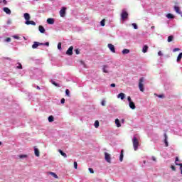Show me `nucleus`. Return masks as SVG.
I'll use <instances>...</instances> for the list:
<instances>
[{
	"label": "nucleus",
	"mask_w": 182,
	"mask_h": 182,
	"mask_svg": "<svg viewBox=\"0 0 182 182\" xmlns=\"http://www.w3.org/2000/svg\"><path fill=\"white\" fill-rule=\"evenodd\" d=\"M132 144L134 150L135 151H137V149H139V139H137V137H136V136H134L132 139Z\"/></svg>",
	"instance_id": "nucleus-1"
},
{
	"label": "nucleus",
	"mask_w": 182,
	"mask_h": 182,
	"mask_svg": "<svg viewBox=\"0 0 182 182\" xmlns=\"http://www.w3.org/2000/svg\"><path fill=\"white\" fill-rule=\"evenodd\" d=\"M121 18L122 21H127L129 18V13H127L126 10H122L121 13Z\"/></svg>",
	"instance_id": "nucleus-2"
},
{
	"label": "nucleus",
	"mask_w": 182,
	"mask_h": 182,
	"mask_svg": "<svg viewBox=\"0 0 182 182\" xmlns=\"http://www.w3.org/2000/svg\"><path fill=\"white\" fill-rule=\"evenodd\" d=\"M144 82V77H141L139 79V87L141 92H144V87L143 85Z\"/></svg>",
	"instance_id": "nucleus-3"
},
{
	"label": "nucleus",
	"mask_w": 182,
	"mask_h": 182,
	"mask_svg": "<svg viewBox=\"0 0 182 182\" xmlns=\"http://www.w3.org/2000/svg\"><path fill=\"white\" fill-rule=\"evenodd\" d=\"M105 159L107 163H112V156L107 152H105Z\"/></svg>",
	"instance_id": "nucleus-4"
},
{
	"label": "nucleus",
	"mask_w": 182,
	"mask_h": 182,
	"mask_svg": "<svg viewBox=\"0 0 182 182\" xmlns=\"http://www.w3.org/2000/svg\"><path fill=\"white\" fill-rule=\"evenodd\" d=\"M60 15L61 18H65V16L66 15V7H63L61 10L60 11Z\"/></svg>",
	"instance_id": "nucleus-5"
},
{
	"label": "nucleus",
	"mask_w": 182,
	"mask_h": 182,
	"mask_svg": "<svg viewBox=\"0 0 182 182\" xmlns=\"http://www.w3.org/2000/svg\"><path fill=\"white\" fill-rule=\"evenodd\" d=\"M66 55H68V56H72L73 55V46H70L68 50L66 51Z\"/></svg>",
	"instance_id": "nucleus-6"
},
{
	"label": "nucleus",
	"mask_w": 182,
	"mask_h": 182,
	"mask_svg": "<svg viewBox=\"0 0 182 182\" xmlns=\"http://www.w3.org/2000/svg\"><path fill=\"white\" fill-rule=\"evenodd\" d=\"M107 47L109 48V50L112 52V53H116V48H114V46L113 44L109 43Z\"/></svg>",
	"instance_id": "nucleus-7"
},
{
	"label": "nucleus",
	"mask_w": 182,
	"mask_h": 182,
	"mask_svg": "<svg viewBox=\"0 0 182 182\" xmlns=\"http://www.w3.org/2000/svg\"><path fill=\"white\" fill-rule=\"evenodd\" d=\"M43 43H39V42L35 41L33 43V44L32 45V48L33 49H36V48H38V46H43Z\"/></svg>",
	"instance_id": "nucleus-8"
},
{
	"label": "nucleus",
	"mask_w": 182,
	"mask_h": 182,
	"mask_svg": "<svg viewBox=\"0 0 182 182\" xmlns=\"http://www.w3.org/2000/svg\"><path fill=\"white\" fill-rule=\"evenodd\" d=\"M173 9L176 14H178V15H182L181 10H180V7L177 6H173Z\"/></svg>",
	"instance_id": "nucleus-9"
},
{
	"label": "nucleus",
	"mask_w": 182,
	"mask_h": 182,
	"mask_svg": "<svg viewBox=\"0 0 182 182\" xmlns=\"http://www.w3.org/2000/svg\"><path fill=\"white\" fill-rule=\"evenodd\" d=\"M105 23L97 24L96 26H95V31H100V28H102V26H105Z\"/></svg>",
	"instance_id": "nucleus-10"
},
{
	"label": "nucleus",
	"mask_w": 182,
	"mask_h": 182,
	"mask_svg": "<svg viewBox=\"0 0 182 182\" xmlns=\"http://www.w3.org/2000/svg\"><path fill=\"white\" fill-rule=\"evenodd\" d=\"M124 97H126V95L123 92H121L117 95V99H121V100H124Z\"/></svg>",
	"instance_id": "nucleus-11"
},
{
	"label": "nucleus",
	"mask_w": 182,
	"mask_h": 182,
	"mask_svg": "<svg viewBox=\"0 0 182 182\" xmlns=\"http://www.w3.org/2000/svg\"><path fill=\"white\" fill-rule=\"evenodd\" d=\"M102 71L104 72V73H109V66L103 65Z\"/></svg>",
	"instance_id": "nucleus-12"
},
{
	"label": "nucleus",
	"mask_w": 182,
	"mask_h": 182,
	"mask_svg": "<svg viewBox=\"0 0 182 182\" xmlns=\"http://www.w3.org/2000/svg\"><path fill=\"white\" fill-rule=\"evenodd\" d=\"M164 137H165V139H164V143H165V146L166 147H168V141L167 140L168 136H167V134H164Z\"/></svg>",
	"instance_id": "nucleus-13"
},
{
	"label": "nucleus",
	"mask_w": 182,
	"mask_h": 182,
	"mask_svg": "<svg viewBox=\"0 0 182 182\" xmlns=\"http://www.w3.org/2000/svg\"><path fill=\"white\" fill-rule=\"evenodd\" d=\"M129 106L130 109H132V110H134V109H136V105H134V102H133V101L129 102Z\"/></svg>",
	"instance_id": "nucleus-14"
},
{
	"label": "nucleus",
	"mask_w": 182,
	"mask_h": 182,
	"mask_svg": "<svg viewBox=\"0 0 182 182\" xmlns=\"http://www.w3.org/2000/svg\"><path fill=\"white\" fill-rule=\"evenodd\" d=\"M38 30L41 33H45V27L43 26H39Z\"/></svg>",
	"instance_id": "nucleus-15"
},
{
	"label": "nucleus",
	"mask_w": 182,
	"mask_h": 182,
	"mask_svg": "<svg viewBox=\"0 0 182 182\" xmlns=\"http://www.w3.org/2000/svg\"><path fill=\"white\" fill-rule=\"evenodd\" d=\"M3 11H4V12L6 14H7L8 15L11 14V9H9V8H8V7H4L3 9Z\"/></svg>",
	"instance_id": "nucleus-16"
},
{
	"label": "nucleus",
	"mask_w": 182,
	"mask_h": 182,
	"mask_svg": "<svg viewBox=\"0 0 182 182\" xmlns=\"http://www.w3.org/2000/svg\"><path fill=\"white\" fill-rule=\"evenodd\" d=\"M24 18L26 19V21H30L31 19V16L28 13L24 14Z\"/></svg>",
	"instance_id": "nucleus-17"
},
{
	"label": "nucleus",
	"mask_w": 182,
	"mask_h": 182,
	"mask_svg": "<svg viewBox=\"0 0 182 182\" xmlns=\"http://www.w3.org/2000/svg\"><path fill=\"white\" fill-rule=\"evenodd\" d=\"M148 50H149V46L146 45L144 46L142 48L143 53H147Z\"/></svg>",
	"instance_id": "nucleus-18"
},
{
	"label": "nucleus",
	"mask_w": 182,
	"mask_h": 182,
	"mask_svg": "<svg viewBox=\"0 0 182 182\" xmlns=\"http://www.w3.org/2000/svg\"><path fill=\"white\" fill-rule=\"evenodd\" d=\"M58 151L60 154H61V156H63V157H64L65 159L68 157V155L66 154V153L63 152V151H62L61 149H59Z\"/></svg>",
	"instance_id": "nucleus-19"
},
{
	"label": "nucleus",
	"mask_w": 182,
	"mask_h": 182,
	"mask_svg": "<svg viewBox=\"0 0 182 182\" xmlns=\"http://www.w3.org/2000/svg\"><path fill=\"white\" fill-rule=\"evenodd\" d=\"M115 124L117 127H121L122 124H120V121L119 120V119H115Z\"/></svg>",
	"instance_id": "nucleus-20"
},
{
	"label": "nucleus",
	"mask_w": 182,
	"mask_h": 182,
	"mask_svg": "<svg viewBox=\"0 0 182 182\" xmlns=\"http://www.w3.org/2000/svg\"><path fill=\"white\" fill-rule=\"evenodd\" d=\"M128 53H130V50H129V49H124L122 50V55H127Z\"/></svg>",
	"instance_id": "nucleus-21"
},
{
	"label": "nucleus",
	"mask_w": 182,
	"mask_h": 182,
	"mask_svg": "<svg viewBox=\"0 0 182 182\" xmlns=\"http://www.w3.org/2000/svg\"><path fill=\"white\" fill-rule=\"evenodd\" d=\"M166 18H168V19H174V15H173L171 14H168L166 15Z\"/></svg>",
	"instance_id": "nucleus-22"
},
{
	"label": "nucleus",
	"mask_w": 182,
	"mask_h": 182,
	"mask_svg": "<svg viewBox=\"0 0 182 182\" xmlns=\"http://www.w3.org/2000/svg\"><path fill=\"white\" fill-rule=\"evenodd\" d=\"M47 23H55V20L53 18H48L47 19Z\"/></svg>",
	"instance_id": "nucleus-23"
},
{
	"label": "nucleus",
	"mask_w": 182,
	"mask_h": 182,
	"mask_svg": "<svg viewBox=\"0 0 182 182\" xmlns=\"http://www.w3.org/2000/svg\"><path fill=\"white\" fill-rule=\"evenodd\" d=\"M34 153L36 157H39V150L37 148L34 149Z\"/></svg>",
	"instance_id": "nucleus-24"
},
{
	"label": "nucleus",
	"mask_w": 182,
	"mask_h": 182,
	"mask_svg": "<svg viewBox=\"0 0 182 182\" xmlns=\"http://www.w3.org/2000/svg\"><path fill=\"white\" fill-rule=\"evenodd\" d=\"M181 58H182V53H180L177 57V62H180V60H181Z\"/></svg>",
	"instance_id": "nucleus-25"
},
{
	"label": "nucleus",
	"mask_w": 182,
	"mask_h": 182,
	"mask_svg": "<svg viewBox=\"0 0 182 182\" xmlns=\"http://www.w3.org/2000/svg\"><path fill=\"white\" fill-rule=\"evenodd\" d=\"M123 157H124V155H123V150H122V151H121L120 156H119V161H123Z\"/></svg>",
	"instance_id": "nucleus-26"
},
{
	"label": "nucleus",
	"mask_w": 182,
	"mask_h": 182,
	"mask_svg": "<svg viewBox=\"0 0 182 182\" xmlns=\"http://www.w3.org/2000/svg\"><path fill=\"white\" fill-rule=\"evenodd\" d=\"M173 38H174V37L173 36H169L168 37V42H173Z\"/></svg>",
	"instance_id": "nucleus-27"
},
{
	"label": "nucleus",
	"mask_w": 182,
	"mask_h": 182,
	"mask_svg": "<svg viewBox=\"0 0 182 182\" xmlns=\"http://www.w3.org/2000/svg\"><path fill=\"white\" fill-rule=\"evenodd\" d=\"M50 176H53V177H54V178H58V175H56V173H53V172H50Z\"/></svg>",
	"instance_id": "nucleus-28"
},
{
	"label": "nucleus",
	"mask_w": 182,
	"mask_h": 182,
	"mask_svg": "<svg viewBox=\"0 0 182 182\" xmlns=\"http://www.w3.org/2000/svg\"><path fill=\"white\" fill-rule=\"evenodd\" d=\"M53 116H49L48 117V122H50V123H52V122H53Z\"/></svg>",
	"instance_id": "nucleus-29"
},
{
	"label": "nucleus",
	"mask_w": 182,
	"mask_h": 182,
	"mask_svg": "<svg viewBox=\"0 0 182 182\" xmlns=\"http://www.w3.org/2000/svg\"><path fill=\"white\" fill-rule=\"evenodd\" d=\"M16 69H22V64L21 63H17Z\"/></svg>",
	"instance_id": "nucleus-30"
},
{
	"label": "nucleus",
	"mask_w": 182,
	"mask_h": 182,
	"mask_svg": "<svg viewBox=\"0 0 182 182\" xmlns=\"http://www.w3.org/2000/svg\"><path fill=\"white\" fill-rule=\"evenodd\" d=\"M65 95H66V96H68V97H70V91H69V90H65Z\"/></svg>",
	"instance_id": "nucleus-31"
},
{
	"label": "nucleus",
	"mask_w": 182,
	"mask_h": 182,
	"mask_svg": "<svg viewBox=\"0 0 182 182\" xmlns=\"http://www.w3.org/2000/svg\"><path fill=\"white\" fill-rule=\"evenodd\" d=\"M94 126L95 127V129H97V127H99V121H95Z\"/></svg>",
	"instance_id": "nucleus-32"
},
{
	"label": "nucleus",
	"mask_w": 182,
	"mask_h": 182,
	"mask_svg": "<svg viewBox=\"0 0 182 182\" xmlns=\"http://www.w3.org/2000/svg\"><path fill=\"white\" fill-rule=\"evenodd\" d=\"M51 83H52L53 85H54V86H56L57 87H60L59 84L56 83V82H55V81H53V80H51Z\"/></svg>",
	"instance_id": "nucleus-33"
},
{
	"label": "nucleus",
	"mask_w": 182,
	"mask_h": 182,
	"mask_svg": "<svg viewBox=\"0 0 182 182\" xmlns=\"http://www.w3.org/2000/svg\"><path fill=\"white\" fill-rule=\"evenodd\" d=\"M28 155H18V159H26Z\"/></svg>",
	"instance_id": "nucleus-34"
},
{
	"label": "nucleus",
	"mask_w": 182,
	"mask_h": 182,
	"mask_svg": "<svg viewBox=\"0 0 182 182\" xmlns=\"http://www.w3.org/2000/svg\"><path fill=\"white\" fill-rule=\"evenodd\" d=\"M58 49L59 50H62V43H58Z\"/></svg>",
	"instance_id": "nucleus-35"
},
{
	"label": "nucleus",
	"mask_w": 182,
	"mask_h": 182,
	"mask_svg": "<svg viewBox=\"0 0 182 182\" xmlns=\"http://www.w3.org/2000/svg\"><path fill=\"white\" fill-rule=\"evenodd\" d=\"M101 105H102V106H106V100H102V102H101Z\"/></svg>",
	"instance_id": "nucleus-36"
},
{
	"label": "nucleus",
	"mask_w": 182,
	"mask_h": 182,
	"mask_svg": "<svg viewBox=\"0 0 182 182\" xmlns=\"http://www.w3.org/2000/svg\"><path fill=\"white\" fill-rule=\"evenodd\" d=\"M25 23H35V21H26L25 22Z\"/></svg>",
	"instance_id": "nucleus-37"
},
{
	"label": "nucleus",
	"mask_w": 182,
	"mask_h": 182,
	"mask_svg": "<svg viewBox=\"0 0 182 182\" xmlns=\"http://www.w3.org/2000/svg\"><path fill=\"white\" fill-rule=\"evenodd\" d=\"M132 26L134 27V29L138 28L137 24H136V23H132Z\"/></svg>",
	"instance_id": "nucleus-38"
},
{
	"label": "nucleus",
	"mask_w": 182,
	"mask_h": 182,
	"mask_svg": "<svg viewBox=\"0 0 182 182\" xmlns=\"http://www.w3.org/2000/svg\"><path fill=\"white\" fill-rule=\"evenodd\" d=\"M177 161H178V157L176 158L175 164H176V166H178V164H178Z\"/></svg>",
	"instance_id": "nucleus-39"
},
{
	"label": "nucleus",
	"mask_w": 182,
	"mask_h": 182,
	"mask_svg": "<svg viewBox=\"0 0 182 182\" xmlns=\"http://www.w3.org/2000/svg\"><path fill=\"white\" fill-rule=\"evenodd\" d=\"M89 171L91 173V174H93L95 173V171H93V168H89Z\"/></svg>",
	"instance_id": "nucleus-40"
},
{
	"label": "nucleus",
	"mask_w": 182,
	"mask_h": 182,
	"mask_svg": "<svg viewBox=\"0 0 182 182\" xmlns=\"http://www.w3.org/2000/svg\"><path fill=\"white\" fill-rule=\"evenodd\" d=\"M74 168H77V162L76 161L74 162Z\"/></svg>",
	"instance_id": "nucleus-41"
},
{
	"label": "nucleus",
	"mask_w": 182,
	"mask_h": 182,
	"mask_svg": "<svg viewBox=\"0 0 182 182\" xmlns=\"http://www.w3.org/2000/svg\"><path fill=\"white\" fill-rule=\"evenodd\" d=\"M178 50H180V48H174L173 50V52H178Z\"/></svg>",
	"instance_id": "nucleus-42"
},
{
	"label": "nucleus",
	"mask_w": 182,
	"mask_h": 182,
	"mask_svg": "<svg viewBox=\"0 0 182 182\" xmlns=\"http://www.w3.org/2000/svg\"><path fill=\"white\" fill-rule=\"evenodd\" d=\"M127 100H128L129 103H130V102H133V101H132V97H130V96H129L127 97Z\"/></svg>",
	"instance_id": "nucleus-43"
},
{
	"label": "nucleus",
	"mask_w": 182,
	"mask_h": 182,
	"mask_svg": "<svg viewBox=\"0 0 182 182\" xmlns=\"http://www.w3.org/2000/svg\"><path fill=\"white\" fill-rule=\"evenodd\" d=\"M106 23V19H102L100 22V23Z\"/></svg>",
	"instance_id": "nucleus-44"
},
{
	"label": "nucleus",
	"mask_w": 182,
	"mask_h": 182,
	"mask_svg": "<svg viewBox=\"0 0 182 182\" xmlns=\"http://www.w3.org/2000/svg\"><path fill=\"white\" fill-rule=\"evenodd\" d=\"M42 46H49V42H46V43H43Z\"/></svg>",
	"instance_id": "nucleus-45"
},
{
	"label": "nucleus",
	"mask_w": 182,
	"mask_h": 182,
	"mask_svg": "<svg viewBox=\"0 0 182 182\" xmlns=\"http://www.w3.org/2000/svg\"><path fill=\"white\" fill-rule=\"evenodd\" d=\"M75 52L76 55H79V53H80L79 49H75Z\"/></svg>",
	"instance_id": "nucleus-46"
},
{
	"label": "nucleus",
	"mask_w": 182,
	"mask_h": 182,
	"mask_svg": "<svg viewBox=\"0 0 182 182\" xmlns=\"http://www.w3.org/2000/svg\"><path fill=\"white\" fill-rule=\"evenodd\" d=\"M158 55L159 56H163V53H161V51H159L158 52Z\"/></svg>",
	"instance_id": "nucleus-47"
},
{
	"label": "nucleus",
	"mask_w": 182,
	"mask_h": 182,
	"mask_svg": "<svg viewBox=\"0 0 182 182\" xmlns=\"http://www.w3.org/2000/svg\"><path fill=\"white\" fill-rule=\"evenodd\" d=\"M5 42H11V38H7L5 40Z\"/></svg>",
	"instance_id": "nucleus-48"
},
{
	"label": "nucleus",
	"mask_w": 182,
	"mask_h": 182,
	"mask_svg": "<svg viewBox=\"0 0 182 182\" xmlns=\"http://www.w3.org/2000/svg\"><path fill=\"white\" fill-rule=\"evenodd\" d=\"M180 166L181 173L182 174V164H178Z\"/></svg>",
	"instance_id": "nucleus-49"
},
{
	"label": "nucleus",
	"mask_w": 182,
	"mask_h": 182,
	"mask_svg": "<svg viewBox=\"0 0 182 182\" xmlns=\"http://www.w3.org/2000/svg\"><path fill=\"white\" fill-rule=\"evenodd\" d=\"M13 38H14V39H19V36H13Z\"/></svg>",
	"instance_id": "nucleus-50"
},
{
	"label": "nucleus",
	"mask_w": 182,
	"mask_h": 182,
	"mask_svg": "<svg viewBox=\"0 0 182 182\" xmlns=\"http://www.w3.org/2000/svg\"><path fill=\"white\" fill-rule=\"evenodd\" d=\"M110 87H116V84L112 83V84L110 85Z\"/></svg>",
	"instance_id": "nucleus-51"
},
{
	"label": "nucleus",
	"mask_w": 182,
	"mask_h": 182,
	"mask_svg": "<svg viewBox=\"0 0 182 182\" xmlns=\"http://www.w3.org/2000/svg\"><path fill=\"white\" fill-rule=\"evenodd\" d=\"M60 102L62 105H63V103H65V98H62Z\"/></svg>",
	"instance_id": "nucleus-52"
},
{
	"label": "nucleus",
	"mask_w": 182,
	"mask_h": 182,
	"mask_svg": "<svg viewBox=\"0 0 182 182\" xmlns=\"http://www.w3.org/2000/svg\"><path fill=\"white\" fill-rule=\"evenodd\" d=\"M158 97H159V98H163V97H164V95H158Z\"/></svg>",
	"instance_id": "nucleus-53"
},
{
	"label": "nucleus",
	"mask_w": 182,
	"mask_h": 182,
	"mask_svg": "<svg viewBox=\"0 0 182 182\" xmlns=\"http://www.w3.org/2000/svg\"><path fill=\"white\" fill-rule=\"evenodd\" d=\"M171 168L173 171H176V167H174V166H171Z\"/></svg>",
	"instance_id": "nucleus-54"
},
{
	"label": "nucleus",
	"mask_w": 182,
	"mask_h": 182,
	"mask_svg": "<svg viewBox=\"0 0 182 182\" xmlns=\"http://www.w3.org/2000/svg\"><path fill=\"white\" fill-rule=\"evenodd\" d=\"M3 3L4 4V5H6V4H8V1H6V0H3Z\"/></svg>",
	"instance_id": "nucleus-55"
},
{
	"label": "nucleus",
	"mask_w": 182,
	"mask_h": 182,
	"mask_svg": "<svg viewBox=\"0 0 182 182\" xmlns=\"http://www.w3.org/2000/svg\"><path fill=\"white\" fill-rule=\"evenodd\" d=\"M151 160H153V161H156V157L152 156V157H151Z\"/></svg>",
	"instance_id": "nucleus-56"
},
{
	"label": "nucleus",
	"mask_w": 182,
	"mask_h": 182,
	"mask_svg": "<svg viewBox=\"0 0 182 182\" xmlns=\"http://www.w3.org/2000/svg\"><path fill=\"white\" fill-rule=\"evenodd\" d=\"M36 88L38 90H41V87L39 86H37Z\"/></svg>",
	"instance_id": "nucleus-57"
},
{
	"label": "nucleus",
	"mask_w": 182,
	"mask_h": 182,
	"mask_svg": "<svg viewBox=\"0 0 182 182\" xmlns=\"http://www.w3.org/2000/svg\"><path fill=\"white\" fill-rule=\"evenodd\" d=\"M121 122H122V123H124V119H122L121 120Z\"/></svg>",
	"instance_id": "nucleus-58"
},
{
	"label": "nucleus",
	"mask_w": 182,
	"mask_h": 182,
	"mask_svg": "<svg viewBox=\"0 0 182 182\" xmlns=\"http://www.w3.org/2000/svg\"><path fill=\"white\" fill-rule=\"evenodd\" d=\"M144 164H146V161H144Z\"/></svg>",
	"instance_id": "nucleus-59"
},
{
	"label": "nucleus",
	"mask_w": 182,
	"mask_h": 182,
	"mask_svg": "<svg viewBox=\"0 0 182 182\" xmlns=\"http://www.w3.org/2000/svg\"><path fill=\"white\" fill-rule=\"evenodd\" d=\"M175 4H176V5H177V4H178V3H177V1H176Z\"/></svg>",
	"instance_id": "nucleus-60"
},
{
	"label": "nucleus",
	"mask_w": 182,
	"mask_h": 182,
	"mask_svg": "<svg viewBox=\"0 0 182 182\" xmlns=\"http://www.w3.org/2000/svg\"><path fill=\"white\" fill-rule=\"evenodd\" d=\"M31 25H36V23H32Z\"/></svg>",
	"instance_id": "nucleus-61"
},
{
	"label": "nucleus",
	"mask_w": 182,
	"mask_h": 182,
	"mask_svg": "<svg viewBox=\"0 0 182 182\" xmlns=\"http://www.w3.org/2000/svg\"><path fill=\"white\" fill-rule=\"evenodd\" d=\"M1 144H2V142L0 141V146H1Z\"/></svg>",
	"instance_id": "nucleus-62"
},
{
	"label": "nucleus",
	"mask_w": 182,
	"mask_h": 182,
	"mask_svg": "<svg viewBox=\"0 0 182 182\" xmlns=\"http://www.w3.org/2000/svg\"><path fill=\"white\" fill-rule=\"evenodd\" d=\"M153 28H154V26H152L151 28L153 29Z\"/></svg>",
	"instance_id": "nucleus-63"
}]
</instances>
